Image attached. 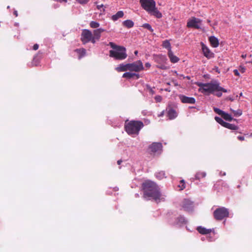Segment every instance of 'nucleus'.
Listing matches in <instances>:
<instances>
[{
    "mask_svg": "<svg viewBox=\"0 0 252 252\" xmlns=\"http://www.w3.org/2000/svg\"><path fill=\"white\" fill-rule=\"evenodd\" d=\"M98 32H99L101 34L102 32H105L106 30L103 29V28H98L96 29Z\"/></svg>",
    "mask_w": 252,
    "mask_h": 252,
    "instance_id": "nucleus-46",
    "label": "nucleus"
},
{
    "mask_svg": "<svg viewBox=\"0 0 252 252\" xmlns=\"http://www.w3.org/2000/svg\"><path fill=\"white\" fill-rule=\"evenodd\" d=\"M206 176L205 172L198 171L195 174L194 178H192V181L194 180H200L201 178L205 177Z\"/></svg>",
    "mask_w": 252,
    "mask_h": 252,
    "instance_id": "nucleus-21",
    "label": "nucleus"
},
{
    "mask_svg": "<svg viewBox=\"0 0 252 252\" xmlns=\"http://www.w3.org/2000/svg\"><path fill=\"white\" fill-rule=\"evenodd\" d=\"M154 58L155 62L158 64L166 63L167 60L166 56L162 54L155 55Z\"/></svg>",
    "mask_w": 252,
    "mask_h": 252,
    "instance_id": "nucleus-16",
    "label": "nucleus"
},
{
    "mask_svg": "<svg viewBox=\"0 0 252 252\" xmlns=\"http://www.w3.org/2000/svg\"><path fill=\"white\" fill-rule=\"evenodd\" d=\"M196 85L199 87V92L212 94L218 97L222 96V93L228 92L227 89L220 86V82L217 80L208 83L197 82Z\"/></svg>",
    "mask_w": 252,
    "mask_h": 252,
    "instance_id": "nucleus-1",
    "label": "nucleus"
},
{
    "mask_svg": "<svg viewBox=\"0 0 252 252\" xmlns=\"http://www.w3.org/2000/svg\"><path fill=\"white\" fill-rule=\"evenodd\" d=\"M156 178L159 180L163 179L165 177V172L163 171H160L155 173Z\"/></svg>",
    "mask_w": 252,
    "mask_h": 252,
    "instance_id": "nucleus-28",
    "label": "nucleus"
},
{
    "mask_svg": "<svg viewBox=\"0 0 252 252\" xmlns=\"http://www.w3.org/2000/svg\"><path fill=\"white\" fill-rule=\"evenodd\" d=\"M143 198L146 200L153 199L156 201H159L161 196L158 186L155 182L148 180L142 185Z\"/></svg>",
    "mask_w": 252,
    "mask_h": 252,
    "instance_id": "nucleus-2",
    "label": "nucleus"
},
{
    "mask_svg": "<svg viewBox=\"0 0 252 252\" xmlns=\"http://www.w3.org/2000/svg\"><path fill=\"white\" fill-rule=\"evenodd\" d=\"M164 115V111L161 112L160 114L159 115V116H162Z\"/></svg>",
    "mask_w": 252,
    "mask_h": 252,
    "instance_id": "nucleus-59",
    "label": "nucleus"
},
{
    "mask_svg": "<svg viewBox=\"0 0 252 252\" xmlns=\"http://www.w3.org/2000/svg\"><path fill=\"white\" fill-rule=\"evenodd\" d=\"M151 65L150 63H149V62L146 63L145 64V66L146 68H150L151 67Z\"/></svg>",
    "mask_w": 252,
    "mask_h": 252,
    "instance_id": "nucleus-50",
    "label": "nucleus"
},
{
    "mask_svg": "<svg viewBox=\"0 0 252 252\" xmlns=\"http://www.w3.org/2000/svg\"><path fill=\"white\" fill-rule=\"evenodd\" d=\"M209 42L211 46L214 48H217L219 45V41L217 37L215 36H211L209 38Z\"/></svg>",
    "mask_w": 252,
    "mask_h": 252,
    "instance_id": "nucleus-18",
    "label": "nucleus"
},
{
    "mask_svg": "<svg viewBox=\"0 0 252 252\" xmlns=\"http://www.w3.org/2000/svg\"><path fill=\"white\" fill-rule=\"evenodd\" d=\"M196 230L199 233L203 235H206L210 234L212 231L213 229H207L205 227H203L202 226H199L197 227Z\"/></svg>",
    "mask_w": 252,
    "mask_h": 252,
    "instance_id": "nucleus-19",
    "label": "nucleus"
},
{
    "mask_svg": "<svg viewBox=\"0 0 252 252\" xmlns=\"http://www.w3.org/2000/svg\"><path fill=\"white\" fill-rule=\"evenodd\" d=\"M109 56L113 58L115 60H124L127 56L126 48L124 46H121L117 50H111L109 51Z\"/></svg>",
    "mask_w": 252,
    "mask_h": 252,
    "instance_id": "nucleus-6",
    "label": "nucleus"
},
{
    "mask_svg": "<svg viewBox=\"0 0 252 252\" xmlns=\"http://www.w3.org/2000/svg\"><path fill=\"white\" fill-rule=\"evenodd\" d=\"M13 14L16 16V17H17L18 16V12L17 10H15L13 12Z\"/></svg>",
    "mask_w": 252,
    "mask_h": 252,
    "instance_id": "nucleus-52",
    "label": "nucleus"
},
{
    "mask_svg": "<svg viewBox=\"0 0 252 252\" xmlns=\"http://www.w3.org/2000/svg\"><path fill=\"white\" fill-rule=\"evenodd\" d=\"M96 38H94V37L92 36L91 38L90 42H91L93 44H94L96 42Z\"/></svg>",
    "mask_w": 252,
    "mask_h": 252,
    "instance_id": "nucleus-47",
    "label": "nucleus"
},
{
    "mask_svg": "<svg viewBox=\"0 0 252 252\" xmlns=\"http://www.w3.org/2000/svg\"><path fill=\"white\" fill-rule=\"evenodd\" d=\"M215 120H216V121L219 123V124H220L221 126H223L224 127V126L225 125V124L226 123V122H224L222 118H221L220 117H219L218 116H216L215 117Z\"/></svg>",
    "mask_w": 252,
    "mask_h": 252,
    "instance_id": "nucleus-29",
    "label": "nucleus"
},
{
    "mask_svg": "<svg viewBox=\"0 0 252 252\" xmlns=\"http://www.w3.org/2000/svg\"><path fill=\"white\" fill-rule=\"evenodd\" d=\"M93 36L96 38V40H98L101 37V33L96 29L94 30L93 31Z\"/></svg>",
    "mask_w": 252,
    "mask_h": 252,
    "instance_id": "nucleus-30",
    "label": "nucleus"
},
{
    "mask_svg": "<svg viewBox=\"0 0 252 252\" xmlns=\"http://www.w3.org/2000/svg\"><path fill=\"white\" fill-rule=\"evenodd\" d=\"M221 117L226 121L231 122L233 120L232 116L225 112H224ZM234 120L236 121V120L234 119Z\"/></svg>",
    "mask_w": 252,
    "mask_h": 252,
    "instance_id": "nucleus-27",
    "label": "nucleus"
},
{
    "mask_svg": "<svg viewBox=\"0 0 252 252\" xmlns=\"http://www.w3.org/2000/svg\"><path fill=\"white\" fill-rule=\"evenodd\" d=\"M14 26H16V27H18L19 26V23L15 22L14 23Z\"/></svg>",
    "mask_w": 252,
    "mask_h": 252,
    "instance_id": "nucleus-56",
    "label": "nucleus"
},
{
    "mask_svg": "<svg viewBox=\"0 0 252 252\" xmlns=\"http://www.w3.org/2000/svg\"><path fill=\"white\" fill-rule=\"evenodd\" d=\"M39 63V60L37 58V56L34 57L32 62L31 63L32 66H37Z\"/></svg>",
    "mask_w": 252,
    "mask_h": 252,
    "instance_id": "nucleus-32",
    "label": "nucleus"
},
{
    "mask_svg": "<svg viewBox=\"0 0 252 252\" xmlns=\"http://www.w3.org/2000/svg\"><path fill=\"white\" fill-rule=\"evenodd\" d=\"M200 44L204 56L208 59L213 58L215 57L214 53L211 52L210 49L203 42H201Z\"/></svg>",
    "mask_w": 252,
    "mask_h": 252,
    "instance_id": "nucleus-13",
    "label": "nucleus"
},
{
    "mask_svg": "<svg viewBox=\"0 0 252 252\" xmlns=\"http://www.w3.org/2000/svg\"><path fill=\"white\" fill-rule=\"evenodd\" d=\"M118 190H119V188H118V187H116L114 188V190L115 191H118Z\"/></svg>",
    "mask_w": 252,
    "mask_h": 252,
    "instance_id": "nucleus-55",
    "label": "nucleus"
},
{
    "mask_svg": "<svg viewBox=\"0 0 252 252\" xmlns=\"http://www.w3.org/2000/svg\"><path fill=\"white\" fill-rule=\"evenodd\" d=\"M179 98L181 102L183 103L194 104L196 101L195 98L187 96L183 94H180Z\"/></svg>",
    "mask_w": 252,
    "mask_h": 252,
    "instance_id": "nucleus-14",
    "label": "nucleus"
},
{
    "mask_svg": "<svg viewBox=\"0 0 252 252\" xmlns=\"http://www.w3.org/2000/svg\"><path fill=\"white\" fill-rule=\"evenodd\" d=\"M162 46L163 48L168 50V52L171 50V44L168 40H165L162 42Z\"/></svg>",
    "mask_w": 252,
    "mask_h": 252,
    "instance_id": "nucleus-25",
    "label": "nucleus"
},
{
    "mask_svg": "<svg viewBox=\"0 0 252 252\" xmlns=\"http://www.w3.org/2000/svg\"><path fill=\"white\" fill-rule=\"evenodd\" d=\"M166 110L167 111V117L170 120H173L177 117V113L171 106H168L166 108Z\"/></svg>",
    "mask_w": 252,
    "mask_h": 252,
    "instance_id": "nucleus-15",
    "label": "nucleus"
},
{
    "mask_svg": "<svg viewBox=\"0 0 252 252\" xmlns=\"http://www.w3.org/2000/svg\"><path fill=\"white\" fill-rule=\"evenodd\" d=\"M55 1L60 2H67V0H55Z\"/></svg>",
    "mask_w": 252,
    "mask_h": 252,
    "instance_id": "nucleus-51",
    "label": "nucleus"
},
{
    "mask_svg": "<svg viewBox=\"0 0 252 252\" xmlns=\"http://www.w3.org/2000/svg\"><path fill=\"white\" fill-rule=\"evenodd\" d=\"M168 56L171 62L172 63H176L179 61V58L174 55L172 51L168 52Z\"/></svg>",
    "mask_w": 252,
    "mask_h": 252,
    "instance_id": "nucleus-20",
    "label": "nucleus"
},
{
    "mask_svg": "<svg viewBox=\"0 0 252 252\" xmlns=\"http://www.w3.org/2000/svg\"><path fill=\"white\" fill-rule=\"evenodd\" d=\"M182 208L186 212L191 213L194 210V202L189 199H184L181 205Z\"/></svg>",
    "mask_w": 252,
    "mask_h": 252,
    "instance_id": "nucleus-9",
    "label": "nucleus"
},
{
    "mask_svg": "<svg viewBox=\"0 0 252 252\" xmlns=\"http://www.w3.org/2000/svg\"><path fill=\"white\" fill-rule=\"evenodd\" d=\"M216 71H217L218 72L220 73V71H219V68H218V67H216Z\"/></svg>",
    "mask_w": 252,
    "mask_h": 252,
    "instance_id": "nucleus-62",
    "label": "nucleus"
},
{
    "mask_svg": "<svg viewBox=\"0 0 252 252\" xmlns=\"http://www.w3.org/2000/svg\"><path fill=\"white\" fill-rule=\"evenodd\" d=\"M166 92H170L171 91L170 88H167L164 89Z\"/></svg>",
    "mask_w": 252,
    "mask_h": 252,
    "instance_id": "nucleus-54",
    "label": "nucleus"
},
{
    "mask_svg": "<svg viewBox=\"0 0 252 252\" xmlns=\"http://www.w3.org/2000/svg\"><path fill=\"white\" fill-rule=\"evenodd\" d=\"M224 127L231 130H238L239 128L238 126L227 122L225 123Z\"/></svg>",
    "mask_w": 252,
    "mask_h": 252,
    "instance_id": "nucleus-26",
    "label": "nucleus"
},
{
    "mask_svg": "<svg viewBox=\"0 0 252 252\" xmlns=\"http://www.w3.org/2000/svg\"><path fill=\"white\" fill-rule=\"evenodd\" d=\"M201 239L202 241H204L205 239L204 237H202Z\"/></svg>",
    "mask_w": 252,
    "mask_h": 252,
    "instance_id": "nucleus-64",
    "label": "nucleus"
},
{
    "mask_svg": "<svg viewBox=\"0 0 252 252\" xmlns=\"http://www.w3.org/2000/svg\"><path fill=\"white\" fill-rule=\"evenodd\" d=\"M138 51H134V54L135 55H137L138 54Z\"/></svg>",
    "mask_w": 252,
    "mask_h": 252,
    "instance_id": "nucleus-61",
    "label": "nucleus"
},
{
    "mask_svg": "<svg viewBox=\"0 0 252 252\" xmlns=\"http://www.w3.org/2000/svg\"><path fill=\"white\" fill-rule=\"evenodd\" d=\"M140 3L142 8L150 15L157 18L162 17V13L156 7V2L154 0H140Z\"/></svg>",
    "mask_w": 252,
    "mask_h": 252,
    "instance_id": "nucleus-4",
    "label": "nucleus"
},
{
    "mask_svg": "<svg viewBox=\"0 0 252 252\" xmlns=\"http://www.w3.org/2000/svg\"><path fill=\"white\" fill-rule=\"evenodd\" d=\"M226 100H230L231 101H233L234 99L233 96H229L226 98Z\"/></svg>",
    "mask_w": 252,
    "mask_h": 252,
    "instance_id": "nucleus-48",
    "label": "nucleus"
},
{
    "mask_svg": "<svg viewBox=\"0 0 252 252\" xmlns=\"http://www.w3.org/2000/svg\"><path fill=\"white\" fill-rule=\"evenodd\" d=\"M222 183V185L224 184V186H227V185L226 184V183H225L224 181H223L222 180H220L218 182H217V183L214 185V188H216V186L218 185H219L220 183Z\"/></svg>",
    "mask_w": 252,
    "mask_h": 252,
    "instance_id": "nucleus-41",
    "label": "nucleus"
},
{
    "mask_svg": "<svg viewBox=\"0 0 252 252\" xmlns=\"http://www.w3.org/2000/svg\"><path fill=\"white\" fill-rule=\"evenodd\" d=\"M214 111L215 113L218 114V115L222 116L223 114L224 113V111L220 110V109L217 108V107H214Z\"/></svg>",
    "mask_w": 252,
    "mask_h": 252,
    "instance_id": "nucleus-35",
    "label": "nucleus"
},
{
    "mask_svg": "<svg viewBox=\"0 0 252 252\" xmlns=\"http://www.w3.org/2000/svg\"><path fill=\"white\" fill-rule=\"evenodd\" d=\"M239 70L241 73H244L245 72L246 68L244 66H240Z\"/></svg>",
    "mask_w": 252,
    "mask_h": 252,
    "instance_id": "nucleus-42",
    "label": "nucleus"
},
{
    "mask_svg": "<svg viewBox=\"0 0 252 252\" xmlns=\"http://www.w3.org/2000/svg\"><path fill=\"white\" fill-rule=\"evenodd\" d=\"M174 85H175V86H178V84L176 82L174 83Z\"/></svg>",
    "mask_w": 252,
    "mask_h": 252,
    "instance_id": "nucleus-63",
    "label": "nucleus"
},
{
    "mask_svg": "<svg viewBox=\"0 0 252 252\" xmlns=\"http://www.w3.org/2000/svg\"><path fill=\"white\" fill-rule=\"evenodd\" d=\"M104 5L101 4L100 5H97L96 6V8L98 10H100L101 12H104L105 11V9L103 8Z\"/></svg>",
    "mask_w": 252,
    "mask_h": 252,
    "instance_id": "nucleus-40",
    "label": "nucleus"
},
{
    "mask_svg": "<svg viewBox=\"0 0 252 252\" xmlns=\"http://www.w3.org/2000/svg\"><path fill=\"white\" fill-rule=\"evenodd\" d=\"M122 162V160H121V159H120V160H118L117 161V163H118V164H121V163Z\"/></svg>",
    "mask_w": 252,
    "mask_h": 252,
    "instance_id": "nucleus-58",
    "label": "nucleus"
},
{
    "mask_svg": "<svg viewBox=\"0 0 252 252\" xmlns=\"http://www.w3.org/2000/svg\"><path fill=\"white\" fill-rule=\"evenodd\" d=\"M139 196V195L138 193H135V197H138Z\"/></svg>",
    "mask_w": 252,
    "mask_h": 252,
    "instance_id": "nucleus-60",
    "label": "nucleus"
},
{
    "mask_svg": "<svg viewBox=\"0 0 252 252\" xmlns=\"http://www.w3.org/2000/svg\"><path fill=\"white\" fill-rule=\"evenodd\" d=\"M125 130L129 135H138L144 127V124L141 121L126 120L125 123Z\"/></svg>",
    "mask_w": 252,
    "mask_h": 252,
    "instance_id": "nucleus-3",
    "label": "nucleus"
},
{
    "mask_svg": "<svg viewBox=\"0 0 252 252\" xmlns=\"http://www.w3.org/2000/svg\"><path fill=\"white\" fill-rule=\"evenodd\" d=\"M134 22L131 20H126L123 22V25L128 28L130 29L134 26Z\"/></svg>",
    "mask_w": 252,
    "mask_h": 252,
    "instance_id": "nucleus-23",
    "label": "nucleus"
},
{
    "mask_svg": "<svg viewBox=\"0 0 252 252\" xmlns=\"http://www.w3.org/2000/svg\"><path fill=\"white\" fill-rule=\"evenodd\" d=\"M246 57H247V55L246 54H245V55L243 54L242 55V57L243 59H245L246 58Z\"/></svg>",
    "mask_w": 252,
    "mask_h": 252,
    "instance_id": "nucleus-57",
    "label": "nucleus"
},
{
    "mask_svg": "<svg viewBox=\"0 0 252 252\" xmlns=\"http://www.w3.org/2000/svg\"><path fill=\"white\" fill-rule=\"evenodd\" d=\"M80 4L85 5L88 3L90 0H76Z\"/></svg>",
    "mask_w": 252,
    "mask_h": 252,
    "instance_id": "nucleus-38",
    "label": "nucleus"
},
{
    "mask_svg": "<svg viewBox=\"0 0 252 252\" xmlns=\"http://www.w3.org/2000/svg\"><path fill=\"white\" fill-rule=\"evenodd\" d=\"M93 36V33L88 29H84L82 30L81 34V40L83 44H85L90 42L91 38Z\"/></svg>",
    "mask_w": 252,
    "mask_h": 252,
    "instance_id": "nucleus-12",
    "label": "nucleus"
},
{
    "mask_svg": "<svg viewBox=\"0 0 252 252\" xmlns=\"http://www.w3.org/2000/svg\"><path fill=\"white\" fill-rule=\"evenodd\" d=\"M142 27L145 29H147L151 32H154V29L152 28V26L149 23H144L142 25Z\"/></svg>",
    "mask_w": 252,
    "mask_h": 252,
    "instance_id": "nucleus-31",
    "label": "nucleus"
},
{
    "mask_svg": "<svg viewBox=\"0 0 252 252\" xmlns=\"http://www.w3.org/2000/svg\"><path fill=\"white\" fill-rule=\"evenodd\" d=\"M109 45L111 46L112 48H113V50H117L119 48V47H121L122 46H119L117 45H116L114 43L112 42H110L109 43Z\"/></svg>",
    "mask_w": 252,
    "mask_h": 252,
    "instance_id": "nucleus-37",
    "label": "nucleus"
},
{
    "mask_svg": "<svg viewBox=\"0 0 252 252\" xmlns=\"http://www.w3.org/2000/svg\"><path fill=\"white\" fill-rule=\"evenodd\" d=\"M143 69L144 66L143 63L140 60L132 63L126 64L121 63L116 68V70L118 72H123L127 70L139 72Z\"/></svg>",
    "mask_w": 252,
    "mask_h": 252,
    "instance_id": "nucleus-5",
    "label": "nucleus"
},
{
    "mask_svg": "<svg viewBox=\"0 0 252 252\" xmlns=\"http://www.w3.org/2000/svg\"><path fill=\"white\" fill-rule=\"evenodd\" d=\"M213 216L215 220H221L223 219L228 217V209L224 207H219L214 211Z\"/></svg>",
    "mask_w": 252,
    "mask_h": 252,
    "instance_id": "nucleus-7",
    "label": "nucleus"
},
{
    "mask_svg": "<svg viewBox=\"0 0 252 252\" xmlns=\"http://www.w3.org/2000/svg\"><path fill=\"white\" fill-rule=\"evenodd\" d=\"M38 47H39V45L38 44H35L33 47H32V49L33 50H36L38 49Z\"/></svg>",
    "mask_w": 252,
    "mask_h": 252,
    "instance_id": "nucleus-45",
    "label": "nucleus"
},
{
    "mask_svg": "<svg viewBox=\"0 0 252 252\" xmlns=\"http://www.w3.org/2000/svg\"><path fill=\"white\" fill-rule=\"evenodd\" d=\"M237 138L240 141H243L245 139L244 136H238Z\"/></svg>",
    "mask_w": 252,
    "mask_h": 252,
    "instance_id": "nucleus-49",
    "label": "nucleus"
},
{
    "mask_svg": "<svg viewBox=\"0 0 252 252\" xmlns=\"http://www.w3.org/2000/svg\"><path fill=\"white\" fill-rule=\"evenodd\" d=\"M161 99V97L160 95H158L155 97V99L157 102H160Z\"/></svg>",
    "mask_w": 252,
    "mask_h": 252,
    "instance_id": "nucleus-43",
    "label": "nucleus"
},
{
    "mask_svg": "<svg viewBox=\"0 0 252 252\" xmlns=\"http://www.w3.org/2000/svg\"><path fill=\"white\" fill-rule=\"evenodd\" d=\"M179 187L181 188V190L184 189L186 188L185 182L184 180L180 181V185H179Z\"/></svg>",
    "mask_w": 252,
    "mask_h": 252,
    "instance_id": "nucleus-39",
    "label": "nucleus"
},
{
    "mask_svg": "<svg viewBox=\"0 0 252 252\" xmlns=\"http://www.w3.org/2000/svg\"><path fill=\"white\" fill-rule=\"evenodd\" d=\"M230 110L232 112H233L234 116L235 117H239L242 114V111L240 109H238L237 110H234L231 109Z\"/></svg>",
    "mask_w": 252,
    "mask_h": 252,
    "instance_id": "nucleus-33",
    "label": "nucleus"
},
{
    "mask_svg": "<svg viewBox=\"0 0 252 252\" xmlns=\"http://www.w3.org/2000/svg\"><path fill=\"white\" fill-rule=\"evenodd\" d=\"M75 51L78 54V58L79 59L84 57L86 52V50L84 48L76 49Z\"/></svg>",
    "mask_w": 252,
    "mask_h": 252,
    "instance_id": "nucleus-24",
    "label": "nucleus"
},
{
    "mask_svg": "<svg viewBox=\"0 0 252 252\" xmlns=\"http://www.w3.org/2000/svg\"><path fill=\"white\" fill-rule=\"evenodd\" d=\"M99 23L96 21H91L90 26L92 28H97L99 27Z\"/></svg>",
    "mask_w": 252,
    "mask_h": 252,
    "instance_id": "nucleus-34",
    "label": "nucleus"
},
{
    "mask_svg": "<svg viewBox=\"0 0 252 252\" xmlns=\"http://www.w3.org/2000/svg\"><path fill=\"white\" fill-rule=\"evenodd\" d=\"M169 222L171 225L180 227L186 224L188 222V220L184 216L180 215L178 217L175 218V220L174 221L170 219Z\"/></svg>",
    "mask_w": 252,
    "mask_h": 252,
    "instance_id": "nucleus-11",
    "label": "nucleus"
},
{
    "mask_svg": "<svg viewBox=\"0 0 252 252\" xmlns=\"http://www.w3.org/2000/svg\"><path fill=\"white\" fill-rule=\"evenodd\" d=\"M225 175H226L225 172H223V173H222V171H220V176H225Z\"/></svg>",
    "mask_w": 252,
    "mask_h": 252,
    "instance_id": "nucleus-53",
    "label": "nucleus"
},
{
    "mask_svg": "<svg viewBox=\"0 0 252 252\" xmlns=\"http://www.w3.org/2000/svg\"><path fill=\"white\" fill-rule=\"evenodd\" d=\"M162 144L161 142H153L148 148V152L151 154H161L162 151Z\"/></svg>",
    "mask_w": 252,
    "mask_h": 252,
    "instance_id": "nucleus-8",
    "label": "nucleus"
},
{
    "mask_svg": "<svg viewBox=\"0 0 252 252\" xmlns=\"http://www.w3.org/2000/svg\"><path fill=\"white\" fill-rule=\"evenodd\" d=\"M233 72H234L235 75H236L237 76H240V73H239V72L238 70L234 69L233 70Z\"/></svg>",
    "mask_w": 252,
    "mask_h": 252,
    "instance_id": "nucleus-44",
    "label": "nucleus"
},
{
    "mask_svg": "<svg viewBox=\"0 0 252 252\" xmlns=\"http://www.w3.org/2000/svg\"><path fill=\"white\" fill-rule=\"evenodd\" d=\"M124 15V13L123 11H119L115 14L112 16L111 19L114 21H116L119 18L123 17Z\"/></svg>",
    "mask_w": 252,
    "mask_h": 252,
    "instance_id": "nucleus-22",
    "label": "nucleus"
},
{
    "mask_svg": "<svg viewBox=\"0 0 252 252\" xmlns=\"http://www.w3.org/2000/svg\"><path fill=\"white\" fill-rule=\"evenodd\" d=\"M157 67L161 69H167L168 68L167 66L165 65V63L158 64L157 65Z\"/></svg>",
    "mask_w": 252,
    "mask_h": 252,
    "instance_id": "nucleus-36",
    "label": "nucleus"
},
{
    "mask_svg": "<svg viewBox=\"0 0 252 252\" xmlns=\"http://www.w3.org/2000/svg\"><path fill=\"white\" fill-rule=\"evenodd\" d=\"M201 22L202 20L200 19L193 17L191 19L188 20L187 24V27L189 28L200 29H201L200 25Z\"/></svg>",
    "mask_w": 252,
    "mask_h": 252,
    "instance_id": "nucleus-10",
    "label": "nucleus"
},
{
    "mask_svg": "<svg viewBox=\"0 0 252 252\" xmlns=\"http://www.w3.org/2000/svg\"><path fill=\"white\" fill-rule=\"evenodd\" d=\"M122 77L127 79H131L132 78L138 79L140 78V75L136 73L126 72L123 74Z\"/></svg>",
    "mask_w": 252,
    "mask_h": 252,
    "instance_id": "nucleus-17",
    "label": "nucleus"
}]
</instances>
